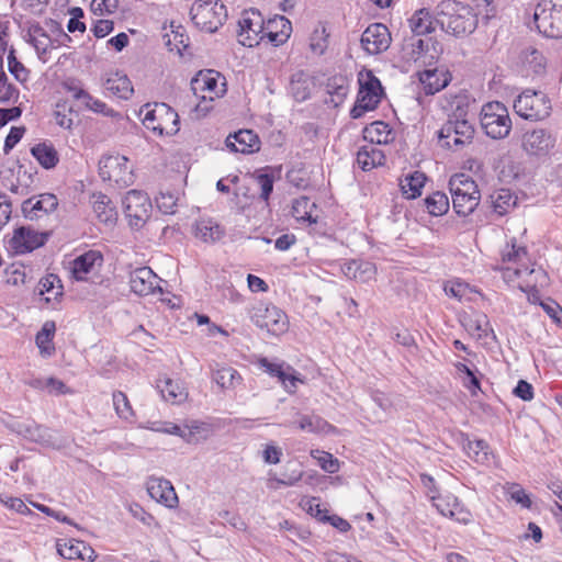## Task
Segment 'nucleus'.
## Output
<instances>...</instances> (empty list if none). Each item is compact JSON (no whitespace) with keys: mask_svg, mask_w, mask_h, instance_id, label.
<instances>
[{"mask_svg":"<svg viewBox=\"0 0 562 562\" xmlns=\"http://www.w3.org/2000/svg\"><path fill=\"white\" fill-rule=\"evenodd\" d=\"M281 25L280 32L269 30L265 32V20L261 13L256 9L243 12L238 21V42L247 47L258 45L265 37L276 46L283 44L290 36L291 23L284 16L269 21L268 27Z\"/></svg>","mask_w":562,"mask_h":562,"instance_id":"1","label":"nucleus"},{"mask_svg":"<svg viewBox=\"0 0 562 562\" xmlns=\"http://www.w3.org/2000/svg\"><path fill=\"white\" fill-rule=\"evenodd\" d=\"M436 22L442 31L456 37L470 34L477 26L472 8L456 0H443L436 5Z\"/></svg>","mask_w":562,"mask_h":562,"instance_id":"2","label":"nucleus"},{"mask_svg":"<svg viewBox=\"0 0 562 562\" xmlns=\"http://www.w3.org/2000/svg\"><path fill=\"white\" fill-rule=\"evenodd\" d=\"M139 115L144 126L159 136H171L179 132L178 113L164 102L143 105Z\"/></svg>","mask_w":562,"mask_h":562,"instance_id":"3","label":"nucleus"},{"mask_svg":"<svg viewBox=\"0 0 562 562\" xmlns=\"http://www.w3.org/2000/svg\"><path fill=\"white\" fill-rule=\"evenodd\" d=\"M452 206L458 215H470L480 202L477 184L470 177L461 173L454 175L449 181Z\"/></svg>","mask_w":562,"mask_h":562,"instance_id":"4","label":"nucleus"},{"mask_svg":"<svg viewBox=\"0 0 562 562\" xmlns=\"http://www.w3.org/2000/svg\"><path fill=\"white\" fill-rule=\"evenodd\" d=\"M480 122L485 134L493 139H503L512 131V120L507 108L498 101L484 104Z\"/></svg>","mask_w":562,"mask_h":562,"instance_id":"5","label":"nucleus"},{"mask_svg":"<svg viewBox=\"0 0 562 562\" xmlns=\"http://www.w3.org/2000/svg\"><path fill=\"white\" fill-rule=\"evenodd\" d=\"M190 15L196 29L213 33L223 25L227 12L218 0H198L192 4Z\"/></svg>","mask_w":562,"mask_h":562,"instance_id":"6","label":"nucleus"},{"mask_svg":"<svg viewBox=\"0 0 562 562\" xmlns=\"http://www.w3.org/2000/svg\"><path fill=\"white\" fill-rule=\"evenodd\" d=\"M514 110L525 120L541 121L550 116L552 105L544 92L526 89L514 101Z\"/></svg>","mask_w":562,"mask_h":562,"instance_id":"7","label":"nucleus"},{"mask_svg":"<svg viewBox=\"0 0 562 562\" xmlns=\"http://www.w3.org/2000/svg\"><path fill=\"white\" fill-rule=\"evenodd\" d=\"M359 85L360 89L356 104L350 110V116L352 119H360L366 112L373 111L381 102L383 93L380 80L371 70H367L366 74L360 72Z\"/></svg>","mask_w":562,"mask_h":562,"instance_id":"8","label":"nucleus"},{"mask_svg":"<svg viewBox=\"0 0 562 562\" xmlns=\"http://www.w3.org/2000/svg\"><path fill=\"white\" fill-rule=\"evenodd\" d=\"M538 31L547 37H562V0H541L533 14Z\"/></svg>","mask_w":562,"mask_h":562,"instance_id":"9","label":"nucleus"},{"mask_svg":"<svg viewBox=\"0 0 562 562\" xmlns=\"http://www.w3.org/2000/svg\"><path fill=\"white\" fill-rule=\"evenodd\" d=\"M249 314L250 319L257 327L273 336L282 335L289 328L288 316L272 304L258 302L251 307Z\"/></svg>","mask_w":562,"mask_h":562,"instance_id":"10","label":"nucleus"},{"mask_svg":"<svg viewBox=\"0 0 562 562\" xmlns=\"http://www.w3.org/2000/svg\"><path fill=\"white\" fill-rule=\"evenodd\" d=\"M473 125L464 117L453 114L438 132L442 146L460 148L472 143L474 137Z\"/></svg>","mask_w":562,"mask_h":562,"instance_id":"11","label":"nucleus"},{"mask_svg":"<svg viewBox=\"0 0 562 562\" xmlns=\"http://www.w3.org/2000/svg\"><path fill=\"white\" fill-rule=\"evenodd\" d=\"M99 175L103 181H110L119 188H125L134 182L132 168L124 156H103L99 161Z\"/></svg>","mask_w":562,"mask_h":562,"instance_id":"12","label":"nucleus"},{"mask_svg":"<svg viewBox=\"0 0 562 562\" xmlns=\"http://www.w3.org/2000/svg\"><path fill=\"white\" fill-rule=\"evenodd\" d=\"M123 206L132 227H142L150 216L151 202L148 195L142 191H128L123 200Z\"/></svg>","mask_w":562,"mask_h":562,"instance_id":"13","label":"nucleus"},{"mask_svg":"<svg viewBox=\"0 0 562 562\" xmlns=\"http://www.w3.org/2000/svg\"><path fill=\"white\" fill-rule=\"evenodd\" d=\"M48 233H41L32 226H20L13 231L9 247L15 255H24L42 247Z\"/></svg>","mask_w":562,"mask_h":562,"instance_id":"14","label":"nucleus"},{"mask_svg":"<svg viewBox=\"0 0 562 562\" xmlns=\"http://www.w3.org/2000/svg\"><path fill=\"white\" fill-rule=\"evenodd\" d=\"M430 499L442 516L454 519L463 525H468L472 521L471 512L459 502L457 496L452 494L445 496L432 494L430 495Z\"/></svg>","mask_w":562,"mask_h":562,"instance_id":"15","label":"nucleus"},{"mask_svg":"<svg viewBox=\"0 0 562 562\" xmlns=\"http://www.w3.org/2000/svg\"><path fill=\"white\" fill-rule=\"evenodd\" d=\"M360 42L367 53L379 54L389 48L391 34L384 24L372 23L362 33Z\"/></svg>","mask_w":562,"mask_h":562,"instance_id":"16","label":"nucleus"},{"mask_svg":"<svg viewBox=\"0 0 562 562\" xmlns=\"http://www.w3.org/2000/svg\"><path fill=\"white\" fill-rule=\"evenodd\" d=\"M217 75L213 70L200 71L191 81V89L195 97L201 98L203 101H213L214 98H218L224 90L218 89Z\"/></svg>","mask_w":562,"mask_h":562,"instance_id":"17","label":"nucleus"},{"mask_svg":"<svg viewBox=\"0 0 562 562\" xmlns=\"http://www.w3.org/2000/svg\"><path fill=\"white\" fill-rule=\"evenodd\" d=\"M553 147L554 138L543 128L527 132L522 136V148L529 155L543 156Z\"/></svg>","mask_w":562,"mask_h":562,"instance_id":"18","label":"nucleus"},{"mask_svg":"<svg viewBox=\"0 0 562 562\" xmlns=\"http://www.w3.org/2000/svg\"><path fill=\"white\" fill-rule=\"evenodd\" d=\"M259 366L271 376H276L284 386L285 391L289 393H294L297 383H302L303 381L300 379L292 367L285 366L284 363H273L268 359L262 358L259 360Z\"/></svg>","mask_w":562,"mask_h":562,"instance_id":"19","label":"nucleus"},{"mask_svg":"<svg viewBox=\"0 0 562 562\" xmlns=\"http://www.w3.org/2000/svg\"><path fill=\"white\" fill-rule=\"evenodd\" d=\"M225 144L233 153L252 154L260 149V139L251 130H240L234 134H229Z\"/></svg>","mask_w":562,"mask_h":562,"instance_id":"20","label":"nucleus"},{"mask_svg":"<svg viewBox=\"0 0 562 562\" xmlns=\"http://www.w3.org/2000/svg\"><path fill=\"white\" fill-rule=\"evenodd\" d=\"M131 290L138 295H148L158 288V277L149 267H140L130 274Z\"/></svg>","mask_w":562,"mask_h":562,"instance_id":"21","label":"nucleus"},{"mask_svg":"<svg viewBox=\"0 0 562 562\" xmlns=\"http://www.w3.org/2000/svg\"><path fill=\"white\" fill-rule=\"evenodd\" d=\"M146 485L147 492L153 499L170 508L176 506L178 503V496L173 486L168 480L161 477H150Z\"/></svg>","mask_w":562,"mask_h":562,"instance_id":"22","label":"nucleus"},{"mask_svg":"<svg viewBox=\"0 0 562 562\" xmlns=\"http://www.w3.org/2000/svg\"><path fill=\"white\" fill-rule=\"evenodd\" d=\"M103 256L98 250H89L75 258L71 262V273L78 281H83L87 274L92 272L95 267H101Z\"/></svg>","mask_w":562,"mask_h":562,"instance_id":"23","label":"nucleus"},{"mask_svg":"<svg viewBox=\"0 0 562 562\" xmlns=\"http://www.w3.org/2000/svg\"><path fill=\"white\" fill-rule=\"evenodd\" d=\"M58 205L57 199L54 194L45 193L38 198L27 199L22 203V213L29 220L40 217V212L48 214L54 211Z\"/></svg>","mask_w":562,"mask_h":562,"instance_id":"24","label":"nucleus"},{"mask_svg":"<svg viewBox=\"0 0 562 562\" xmlns=\"http://www.w3.org/2000/svg\"><path fill=\"white\" fill-rule=\"evenodd\" d=\"M419 80L426 94H435L449 85L451 75L446 69H425L419 74Z\"/></svg>","mask_w":562,"mask_h":562,"instance_id":"25","label":"nucleus"},{"mask_svg":"<svg viewBox=\"0 0 562 562\" xmlns=\"http://www.w3.org/2000/svg\"><path fill=\"white\" fill-rule=\"evenodd\" d=\"M341 271L348 279L366 283L374 278L376 269L372 262L350 260L342 265Z\"/></svg>","mask_w":562,"mask_h":562,"instance_id":"26","label":"nucleus"},{"mask_svg":"<svg viewBox=\"0 0 562 562\" xmlns=\"http://www.w3.org/2000/svg\"><path fill=\"white\" fill-rule=\"evenodd\" d=\"M412 32L416 35L430 34L438 25L436 22V9L430 12L428 9L423 8L417 10L408 20Z\"/></svg>","mask_w":562,"mask_h":562,"instance_id":"27","label":"nucleus"},{"mask_svg":"<svg viewBox=\"0 0 562 562\" xmlns=\"http://www.w3.org/2000/svg\"><path fill=\"white\" fill-rule=\"evenodd\" d=\"M385 161L383 151L375 145L369 144L362 146L357 153V162L359 167L369 171L378 166H382Z\"/></svg>","mask_w":562,"mask_h":562,"instance_id":"28","label":"nucleus"},{"mask_svg":"<svg viewBox=\"0 0 562 562\" xmlns=\"http://www.w3.org/2000/svg\"><path fill=\"white\" fill-rule=\"evenodd\" d=\"M363 137L372 145H386L393 140L392 128L382 121H374L363 130Z\"/></svg>","mask_w":562,"mask_h":562,"instance_id":"29","label":"nucleus"},{"mask_svg":"<svg viewBox=\"0 0 562 562\" xmlns=\"http://www.w3.org/2000/svg\"><path fill=\"white\" fill-rule=\"evenodd\" d=\"M461 324L469 334L477 339L486 337L490 330L487 316L480 312L465 314L461 319Z\"/></svg>","mask_w":562,"mask_h":562,"instance_id":"30","label":"nucleus"},{"mask_svg":"<svg viewBox=\"0 0 562 562\" xmlns=\"http://www.w3.org/2000/svg\"><path fill=\"white\" fill-rule=\"evenodd\" d=\"M430 40H417L413 44V54L416 61L431 65L436 61L442 53V46L438 42L431 43V52L429 49Z\"/></svg>","mask_w":562,"mask_h":562,"instance_id":"31","label":"nucleus"},{"mask_svg":"<svg viewBox=\"0 0 562 562\" xmlns=\"http://www.w3.org/2000/svg\"><path fill=\"white\" fill-rule=\"evenodd\" d=\"M104 88L121 99H130L134 92L128 77L121 72L112 74L104 82Z\"/></svg>","mask_w":562,"mask_h":562,"instance_id":"32","label":"nucleus"},{"mask_svg":"<svg viewBox=\"0 0 562 562\" xmlns=\"http://www.w3.org/2000/svg\"><path fill=\"white\" fill-rule=\"evenodd\" d=\"M311 78L307 72L299 70L291 76L290 92L297 102L307 100L311 95Z\"/></svg>","mask_w":562,"mask_h":562,"instance_id":"33","label":"nucleus"},{"mask_svg":"<svg viewBox=\"0 0 562 562\" xmlns=\"http://www.w3.org/2000/svg\"><path fill=\"white\" fill-rule=\"evenodd\" d=\"M93 212L99 221L105 225H113L116 222L117 212L105 194L94 195Z\"/></svg>","mask_w":562,"mask_h":562,"instance_id":"34","label":"nucleus"},{"mask_svg":"<svg viewBox=\"0 0 562 562\" xmlns=\"http://www.w3.org/2000/svg\"><path fill=\"white\" fill-rule=\"evenodd\" d=\"M426 176L420 171H414L406 175L400 181L402 193L407 199H415L422 194V189L425 186Z\"/></svg>","mask_w":562,"mask_h":562,"instance_id":"35","label":"nucleus"},{"mask_svg":"<svg viewBox=\"0 0 562 562\" xmlns=\"http://www.w3.org/2000/svg\"><path fill=\"white\" fill-rule=\"evenodd\" d=\"M327 92L330 95V99L327 101V103L333 104V106L340 105L349 91V85L346 77L342 76H335L328 79L327 81Z\"/></svg>","mask_w":562,"mask_h":562,"instance_id":"36","label":"nucleus"},{"mask_svg":"<svg viewBox=\"0 0 562 562\" xmlns=\"http://www.w3.org/2000/svg\"><path fill=\"white\" fill-rule=\"evenodd\" d=\"M463 450L470 459L476 463H485L488 461L490 447L483 439L470 440L468 436L462 441Z\"/></svg>","mask_w":562,"mask_h":562,"instance_id":"37","label":"nucleus"},{"mask_svg":"<svg viewBox=\"0 0 562 562\" xmlns=\"http://www.w3.org/2000/svg\"><path fill=\"white\" fill-rule=\"evenodd\" d=\"M490 198L494 212L501 216L515 207L517 202V198L508 189L496 190Z\"/></svg>","mask_w":562,"mask_h":562,"instance_id":"38","label":"nucleus"},{"mask_svg":"<svg viewBox=\"0 0 562 562\" xmlns=\"http://www.w3.org/2000/svg\"><path fill=\"white\" fill-rule=\"evenodd\" d=\"M31 153L38 164L45 168H54L59 161L56 149L45 143H41L32 147Z\"/></svg>","mask_w":562,"mask_h":562,"instance_id":"39","label":"nucleus"},{"mask_svg":"<svg viewBox=\"0 0 562 562\" xmlns=\"http://www.w3.org/2000/svg\"><path fill=\"white\" fill-rule=\"evenodd\" d=\"M29 42L34 46L38 57L45 61L44 55L53 47V40L38 25L29 31Z\"/></svg>","mask_w":562,"mask_h":562,"instance_id":"40","label":"nucleus"},{"mask_svg":"<svg viewBox=\"0 0 562 562\" xmlns=\"http://www.w3.org/2000/svg\"><path fill=\"white\" fill-rule=\"evenodd\" d=\"M297 427L308 432H328L333 426L318 415H300Z\"/></svg>","mask_w":562,"mask_h":562,"instance_id":"41","label":"nucleus"},{"mask_svg":"<svg viewBox=\"0 0 562 562\" xmlns=\"http://www.w3.org/2000/svg\"><path fill=\"white\" fill-rule=\"evenodd\" d=\"M428 213L432 216H441L449 210V199L446 193L436 191L424 200Z\"/></svg>","mask_w":562,"mask_h":562,"instance_id":"42","label":"nucleus"},{"mask_svg":"<svg viewBox=\"0 0 562 562\" xmlns=\"http://www.w3.org/2000/svg\"><path fill=\"white\" fill-rule=\"evenodd\" d=\"M315 204L307 196L295 199L292 204V215L297 222L316 223V218L312 216V209Z\"/></svg>","mask_w":562,"mask_h":562,"instance_id":"43","label":"nucleus"},{"mask_svg":"<svg viewBox=\"0 0 562 562\" xmlns=\"http://www.w3.org/2000/svg\"><path fill=\"white\" fill-rule=\"evenodd\" d=\"M213 380L222 389H233L240 382L241 376L234 368L222 367L214 371Z\"/></svg>","mask_w":562,"mask_h":562,"instance_id":"44","label":"nucleus"},{"mask_svg":"<svg viewBox=\"0 0 562 562\" xmlns=\"http://www.w3.org/2000/svg\"><path fill=\"white\" fill-rule=\"evenodd\" d=\"M61 289L60 280L56 274L46 276L41 279L38 284L40 294H47V296H45L46 302H50L60 296L63 294Z\"/></svg>","mask_w":562,"mask_h":562,"instance_id":"45","label":"nucleus"},{"mask_svg":"<svg viewBox=\"0 0 562 562\" xmlns=\"http://www.w3.org/2000/svg\"><path fill=\"white\" fill-rule=\"evenodd\" d=\"M56 330V326L54 322H45L42 329L36 335V345L41 349L42 353L50 356L55 350L52 345V339L54 337Z\"/></svg>","mask_w":562,"mask_h":562,"instance_id":"46","label":"nucleus"},{"mask_svg":"<svg viewBox=\"0 0 562 562\" xmlns=\"http://www.w3.org/2000/svg\"><path fill=\"white\" fill-rule=\"evenodd\" d=\"M224 231L217 223L212 221H202L198 223L195 228V236L203 241H216L221 239Z\"/></svg>","mask_w":562,"mask_h":562,"instance_id":"47","label":"nucleus"},{"mask_svg":"<svg viewBox=\"0 0 562 562\" xmlns=\"http://www.w3.org/2000/svg\"><path fill=\"white\" fill-rule=\"evenodd\" d=\"M157 386L165 401L179 403L187 397V393L184 392L183 387L173 382L171 379H166L162 381V384L159 383Z\"/></svg>","mask_w":562,"mask_h":562,"instance_id":"48","label":"nucleus"},{"mask_svg":"<svg viewBox=\"0 0 562 562\" xmlns=\"http://www.w3.org/2000/svg\"><path fill=\"white\" fill-rule=\"evenodd\" d=\"M447 295L462 302L469 300V294L472 293L470 285L460 280L449 281L443 288Z\"/></svg>","mask_w":562,"mask_h":562,"instance_id":"49","label":"nucleus"},{"mask_svg":"<svg viewBox=\"0 0 562 562\" xmlns=\"http://www.w3.org/2000/svg\"><path fill=\"white\" fill-rule=\"evenodd\" d=\"M56 124L63 128H71L74 117L77 116L72 108L67 103H57L54 112Z\"/></svg>","mask_w":562,"mask_h":562,"instance_id":"50","label":"nucleus"},{"mask_svg":"<svg viewBox=\"0 0 562 562\" xmlns=\"http://www.w3.org/2000/svg\"><path fill=\"white\" fill-rule=\"evenodd\" d=\"M82 543L83 541L72 539L63 544L59 540L57 541V552L59 553L60 557L67 560L79 559V557H82Z\"/></svg>","mask_w":562,"mask_h":562,"instance_id":"51","label":"nucleus"},{"mask_svg":"<svg viewBox=\"0 0 562 562\" xmlns=\"http://www.w3.org/2000/svg\"><path fill=\"white\" fill-rule=\"evenodd\" d=\"M312 457L317 459L319 467L327 473H336L339 471V461L331 453L316 450L312 451Z\"/></svg>","mask_w":562,"mask_h":562,"instance_id":"52","label":"nucleus"},{"mask_svg":"<svg viewBox=\"0 0 562 562\" xmlns=\"http://www.w3.org/2000/svg\"><path fill=\"white\" fill-rule=\"evenodd\" d=\"M18 90L15 87L8 82V77L3 71V59L0 55V102H8L16 98Z\"/></svg>","mask_w":562,"mask_h":562,"instance_id":"53","label":"nucleus"},{"mask_svg":"<svg viewBox=\"0 0 562 562\" xmlns=\"http://www.w3.org/2000/svg\"><path fill=\"white\" fill-rule=\"evenodd\" d=\"M292 465L295 467L296 464L288 463L283 477H270L269 481L284 486L294 485L302 479L303 472L300 469H291Z\"/></svg>","mask_w":562,"mask_h":562,"instance_id":"54","label":"nucleus"},{"mask_svg":"<svg viewBox=\"0 0 562 562\" xmlns=\"http://www.w3.org/2000/svg\"><path fill=\"white\" fill-rule=\"evenodd\" d=\"M113 405L120 417L128 419L133 415L127 396L123 392L113 394Z\"/></svg>","mask_w":562,"mask_h":562,"instance_id":"55","label":"nucleus"},{"mask_svg":"<svg viewBox=\"0 0 562 562\" xmlns=\"http://www.w3.org/2000/svg\"><path fill=\"white\" fill-rule=\"evenodd\" d=\"M177 196L172 193H160L156 198L157 207L164 214H175L177 209Z\"/></svg>","mask_w":562,"mask_h":562,"instance_id":"56","label":"nucleus"},{"mask_svg":"<svg viewBox=\"0 0 562 562\" xmlns=\"http://www.w3.org/2000/svg\"><path fill=\"white\" fill-rule=\"evenodd\" d=\"M302 506L311 516L317 518L319 521L325 522V520H327V512L322 509L318 498L310 497L307 499H303Z\"/></svg>","mask_w":562,"mask_h":562,"instance_id":"57","label":"nucleus"},{"mask_svg":"<svg viewBox=\"0 0 562 562\" xmlns=\"http://www.w3.org/2000/svg\"><path fill=\"white\" fill-rule=\"evenodd\" d=\"M8 65L9 71L15 77L16 80L23 82L27 79V70L23 64L15 58L12 52L8 56Z\"/></svg>","mask_w":562,"mask_h":562,"instance_id":"58","label":"nucleus"},{"mask_svg":"<svg viewBox=\"0 0 562 562\" xmlns=\"http://www.w3.org/2000/svg\"><path fill=\"white\" fill-rule=\"evenodd\" d=\"M119 7V0H93L92 11L102 15L103 13H113Z\"/></svg>","mask_w":562,"mask_h":562,"instance_id":"59","label":"nucleus"},{"mask_svg":"<svg viewBox=\"0 0 562 562\" xmlns=\"http://www.w3.org/2000/svg\"><path fill=\"white\" fill-rule=\"evenodd\" d=\"M527 255L526 248L515 244L507 245L503 250L502 256L504 261H519Z\"/></svg>","mask_w":562,"mask_h":562,"instance_id":"60","label":"nucleus"},{"mask_svg":"<svg viewBox=\"0 0 562 562\" xmlns=\"http://www.w3.org/2000/svg\"><path fill=\"white\" fill-rule=\"evenodd\" d=\"M324 34L325 29L322 31L316 30L311 37L310 47L314 53L318 55H322L327 47L326 36Z\"/></svg>","mask_w":562,"mask_h":562,"instance_id":"61","label":"nucleus"},{"mask_svg":"<svg viewBox=\"0 0 562 562\" xmlns=\"http://www.w3.org/2000/svg\"><path fill=\"white\" fill-rule=\"evenodd\" d=\"M513 393L515 396H517L526 402L531 401L533 398V387L529 382H527L525 380L518 381Z\"/></svg>","mask_w":562,"mask_h":562,"instance_id":"62","label":"nucleus"},{"mask_svg":"<svg viewBox=\"0 0 562 562\" xmlns=\"http://www.w3.org/2000/svg\"><path fill=\"white\" fill-rule=\"evenodd\" d=\"M257 181L261 189L260 198L267 201L273 190V177L268 173H261L257 177Z\"/></svg>","mask_w":562,"mask_h":562,"instance_id":"63","label":"nucleus"},{"mask_svg":"<svg viewBox=\"0 0 562 562\" xmlns=\"http://www.w3.org/2000/svg\"><path fill=\"white\" fill-rule=\"evenodd\" d=\"M23 134H24L23 127H16V126L11 127L10 133L8 134V136L4 140L3 150L5 154H8L21 140Z\"/></svg>","mask_w":562,"mask_h":562,"instance_id":"64","label":"nucleus"}]
</instances>
